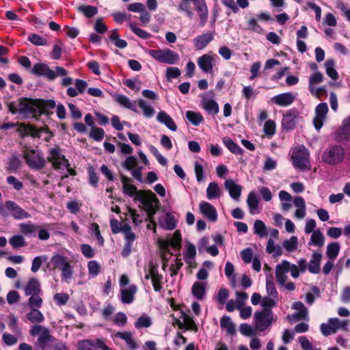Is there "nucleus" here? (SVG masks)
<instances>
[{
	"instance_id": "f257e3e1",
	"label": "nucleus",
	"mask_w": 350,
	"mask_h": 350,
	"mask_svg": "<svg viewBox=\"0 0 350 350\" xmlns=\"http://www.w3.org/2000/svg\"><path fill=\"white\" fill-rule=\"evenodd\" d=\"M8 107L12 114H18L23 118H36L40 113L38 105L32 99L27 98L12 101L8 104Z\"/></svg>"
},
{
	"instance_id": "f03ea898",
	"label": "nucleus",
	"mask_w": 350,
	"mask_h": 350,
	"mask_svg": "<svg viewBox=\"0 0 350 350\" xmlns=\"http://www.w3.org/2000/svg\"><path fill=\"white\" fill-rule=\"evenodd\" d=\"M134 200L141 202L150 217L156 213L159 200L156 195L151 191L139 190Z\"/></svg>"
},
{
	"instance_id": "7ed1b4c3",
	"label": "nucleus",
	"mask_w": 350,
	"mask_h": 350,
	"mask_svg": "<svg viewBox=\"0 0 350 350\" xmlns=\"http://www.w3.org/2000/svg\"><path fill=\"white\" fill-rule=\"evenodd\" d=\"M310 152L304 145L296 146L292 150L291 159L293 166L301 171L310 168Z\"/></svg>"
},
{
	"instance_id": "20e7f679",
	"label": "nucleus",
	"mask_w": 350,
	"mask_h": 350,
	"mask_svg": "<svg viewBox=\"0 0 350 350\" xmlns=\"http://www.w3.org/2000/svg\"><path fill=\"white\" fill-rule=\"evenodd\" d=\"M32 336L39 335L37 346L42 350H46L51 346L54 341V337L50 334L49 329L40 325H33L30 329Z\"/></svg>"
},
{
	"instance_id": "39448f33",
	"label": "nucleus",
	"mask_w": 350,
	"mask_h": 350,
	"mask_svg": "<svg viewBox=\"0 0 350 350\" xmlns=\"http://www.w3.org/2000/svg\"><path fill=\"white\" fill-rule=\"evenodd\" d=\"M254 321L255 328L259 332L268 329L274 321L273 313L271 310H262L254 313Z\"/></svg>"
},
{
	"instance_id": "423d86ee",
	"label": "nucleus",
	"mask_w": 350,
	"mask_h": 350,
	"mask_svg": "<svg viewBox=\"0 0 350 350\" xmlns=\"http://www.w3.org/2000/svg\"><path fill=\"white\" fill-rule=\"evenodd\" d=\"M345 149L341 145L329 146L323 154V160L329 165H336L343 161Z\"/></svg>"
},
{
	"instance_id": "0eeeda50",
	"label": "nucleus",
	"mask_w": 350,
	"mask_h": 350,
	"mask_svg": "<svg viewBox=\"0 0 350 350\" xmlns=\"http://www.w3.org/2000/svg\"><path fill=\"white\" fill-rule=\"evenodd\" d=\"M148 54L159 62L167 64H175L179 59V55L174 51L169 49L149 50Z\"/></svg>"
},
{
	"instance_id": "6e6552de",
	"label": "nucleus",
	"mask_w": 350,
	"mask_h": 350,
	"mask_svg": "<svg viewBox=\"0 0 350 350\" xmlns=\"http://www.w3.org/2000/svg\"><path fill=\"white\" fill-rule=\"evenodd\" d=\"M158 265L154 264L152 261H150L145 268V279H150L156 292H160L162 289L163 275L159 273Z\"/></svg>"
},
{
	"instance_id": "1a4fd4ad",
	"label": "nucleus",
	"mask_w": 350,
	"mask_h": 350,
	"mask_svg": "<svg viewBox=\"0 0 350 350\" xmlns=\"http://www.w3.org/2000/svg\"><path fill=\"white\" fill-rule=\"evenodd\" d=\"M347 326V320H340L338 318H330L327 323H322L320 330L325 336L335 334L339 329H346Z\"/></svg>"
},
{
	"instance_id": "9d476101",
	"label": "nucleus",
	"mask_w": 350,
	"mask_h": 350,
	"mask_svg": "<svg viewBox=\"0 0 350 350\" xmlns=\"http://www.w3.org/2000/svg\"><path fill=\"white\" fill-rule=\"evenodd\" d=\"M49 162L51 163L55 170H59L70 166L68 161L61 152L59 148H53L49 150L47 157Z\"/></svg>"
},
{
	"instance_id": "9b49d317",
	"label": "nucleus",
	"mask_w": 350,
	"mask_h": 350,
	"mask_svg": "<svg viewBox=\"0 0 350 350\" xmlns=\"http://www.w3.org/2000/svg\"><path fill=\"white\" fill-rule=\"evenodd\" d=\"M292 309L297 310V312L287 316V319L291 323L302 320H306V321H309L308 309L302 302H295L292 306Z\"/></svg>"
},
{
	"instance_id": "f8f14e48",
	"label": "nucleus",
	"mask_w": 350,
	"mask_h": 350,
	"mask_svg": "<svg viewBox=\"0 0 350 350\" xmlns=\"http://www.w3.org/2000/svg\"><path fill=\"white\" fill-rule=\"evenodd\" d=\"M328 110V106L326 103H321L316 107L313 124L317 131H319L323 126L324 122L327 118Z\"/></svg>"
},
{
	"instance_id": "ddd939ff",
	"label": "nucleus",
	"mask_w": 350,
	"mask_h": 350,
	"mask_svg": "<svg viewBox=\"0 0 350 350\" xmlns=\"http://www.w3.org/2000/svg\"><path fill=\"white\" fill-rule=\"evenodd\" d=\"M7 213H10L16 219H23L29 217V214L19 206L15 202L8 200L5 203Z\"/></svg>"
},
{
	"instance_id": "4468645a",
	"label": "nucleus",
	"mask_w": 350,
	"mask_h": 350,
	"mask_svg": "<svg viewBox=\"0 0 350 350\" xmlns=\"http://www.w3.org/2000/svg\"><path fill=\"white\" fill-rule=\"evenodd\" d=\"M291 264L287 260H282L275 268V278L280 285H284L287 280L286 273L290 271Z\"/></svg>"
},
{
	"instance_id": "2eb2a0df",
	"label": "nucleus",
	"mask_w": 350,
	"mask_h": 350,
	"mask_svg": "<svg viewBox=\"0 0 350 350\" xmlns=\"http://www.w3.org/2000/svg\"><path fill=\"white\" fill-rule=\"evenodd\" d=\"M296 96L297 94L285 92L272 97L271 100L278 106L287 107L291 105L295 100Z\"/></svg>"
},
{
	"instance_id": "dca6fc26",
	"label": "nucleus",
	"mask_w": 350,
	"mask_h": 350,
	"mask_svg": "<svg viewBox=\"0 0 350 350\" xmlns=\"http://www.w3.org/2000/svg\"><path fill=\"white\" fill-rule=\"evenodd\" d=\"M27 165L32 169L40 170L45 166L46 161L39 153L32 152L25 157Z\"/></svg>"
},
{
	"instance_id": "f3484780",
	"label": "nucleus",
	"mask_w": 350,
	"mask_h": 350,
	"mask_svg": "<svg viewBox=\"0 0 350 350\" xmlns=\"http://www.w3.org/2000/svg\"><path fill=\"white\" fill-rule=\"evenodd\" d=\"M31 72L37 76H43L49 80L55 79L54 70H51L49 66L43 63H36L33 65Z\"/></svg>"
},
{
	"instance_id": "a211bd4d",
	"label": "nucleus",
	"mask_w": 350,
	"mask_h": 350,
	"mask_svg": "<svg viewBox=\"0 0 350 350\" xmlns=\"http://www.w3.org/2000/svg\"><path fill=\"white\" fill-rule=\"evenodd\" d=\"M199 208L201 213L210 221L215 222L217 220V210L209 202L205 201L200 202Z\"/></svg>"
},
{
	"instance_id": "6ab92c4d",
	"label": "nucleus",
	"mask_w": 350,
	"mask_h": 350,
	"mask_svg": "<svg viewBox=\"0 0 350 350\" xmlns=\"http://www.w3.org/2000/svg\"><path fill=\"white\" fill-rule=\"evenodd\" d=\"M298 117L299 113L296 109H292L288 110L284 116L282 121L283 127L287 130H291L294 129L297 123L296 120Z\"/></svg>"
},
{
	"instance_id": "aec40b11",
	"label": "nucleus",
	"mask_w": 350,
	"mask_h": 350,
	"mask_svg": "<svg viewBox=\"0 0 350 350\" xmlns=\"http://www.w3.org/2000/svg\"><path fill=\"white\" fill-rule=\"evenodd\" d=\"M214 38L212 32H206L196 37L193 42L197 50L204 49Z\"/></svg>"
},
{
	"instance_id": "412c9836",
	"label": "nucleus",
	"mask_w": 350,
	"mask_h": 350,
	"mask_svg": "<svg viewBox=\"0 0 350 350\" xmlns=\"http://www.w3.org/2000/svg\"><path fill=\"white\" fill-rule=\"evenodd\" d=\"M225 188L228 191L230 196L234 200L239 201L241 195L242 187L232 179H227L224 183Z\"/></svg>"
},
{
	"instance_id": "4be33fe9",
	"label": "nucleus",
	"mask_w": 350,
	"mask_h": 350,
	"mask_svg": "<svg viewBox=\"0 0 350 350\" xmlns=\"http://www.w3.org/2000/svg\"><path fill=\"white\" fill-rule=\"evenodd\" d=\"M196 10L199 14L200 25L204 26L208 19V8L204 0H193Z\"/></svg>"
},
{
	"instance_id": "5701e85b",
	"label": "nucleus",
	"mask_w": 350,
	"mask_h": 350,
	"mask_svg": "<svg viewBox=\"0 0 350 350\" xmlns=\"http://www.w3.org/2000/svg\"><path fill=\"white\" fill-rule=\"evenodd\" d=\"M17 126H18L17 132L23 136L31 135L33 137H40V133L44 131L43 129L38 130L32 126L26 125L23 123H18Z\"/></svg>"
},
{
	"instance_id": "b1692460",
	"label": "nucleus",
	"mask_w": 350,
	"mask_h": 350,
	"mask_svg": "<svg viewBox=\"0 0 350 350\" xmlns=\"http://www.w3.org/2000/svg\"><path fill=\"white\" fill-rule=\"evenodd\" d=\"M213 57L209 54H204L198 59L199 68L206 73H211L213 68Z\"/></svg>"
},
{
	"instance_id": "393cba45",
	"label": "nucleus",
	"mask_w": 350,
	"mask_h": 350,
	"mask_svg": "<svg viewBox=\"0 0 350 350\" xmlns=\"http://www.w3.org/2000/svg\"><path fill=\"white\" fill-rule=\"evenodd\" d=\"M68 263L69 261L67 257L62 255L56 254L51 258L50 262L47 265V267L52 270L56 269L62 270Z\"/></svg>"
},
{
	"instance_id": "a878e982",
	"label": "nucleus",
	"mask_w": 350,
	"mask_h": 350,
	"mask_svg": "<svg viewBox=\"0 0 350 350\" xmlns=\"http://www.w3.org/2000/svg\"><path fill=\"white\" fill-rule=\"evenodd\" d=\"M25 295H31L38 293H42L40 283L36 278H31L24 287Z\"/></svg>"
},
{
	"instance_id": "bb28decb",
	"label": "nucleus",
	"mask_w": 350,
	"mask_h": 350,
	"mask_svg": "<svg viewBox=\"0 0 350 350\" xmlns=\"http://www.w3.org/2000/svg\"><path fill=\"white\" fill-rule=\"evenodd\" d=\"M137 286L133 284L131 285L129 288L121 289V301L124 304H131L134 300V295L137 293Z\"/></svg>"
},
{
	"instance_id": "cd10ccee",
	"label": "nucleus",
	"mask_w": 350,
	"mask_h": 350,
	"mask_svg": "<svg viewBox=\"0 0 350 350\" xmlns=\"http://www.w3.org/2000/svg\"><path fill=\"white\" fill-rule=\"evenodd\" d=\"M157 120L165 125L169 129L172 131L177 130V126L173 119L165 111H160L157 116Z\"/></svg>"
},
{
	"instance_id": "c85d7f7f",
	"label": "nucleus",
	"mask_w": 350,
	"mask_h": 350,
	"mask_svg": "<svg viewBox=\"0 0 350 350\" xmlns=\"http://www.w3.org/2000/svg\"><path fill=\"white\" fill-rule=\"evenodd\" d=\"M115 100L121 106L129 109L134 112H137L136 108L137 100L131 101L127 96L122 94H117Z\"/></svg>"
},
{
	"instance_id": "c756f323",
	"label": "nucleus",
	"mask_w": 350,
	"mask_h": 350,
	"mask_svg": "<svg viewBox=\"0 0 350 350\" xmlns=\"http://www.w3.org/2000/svg\"><path fill=\"white\" fill-rule=\"evenodd\" d=\"M322 255L318 252H314L312 255V259L310 260L308 269L312 273H318L320 271V262Z\"/></svg>"
},
{
	"instance_id": "7c9ffc66",
	"label": "nucleus",
	"mask_w": 350,
	"mask_h": 350,
	"mask_svg": "<svg viewBox=\"0 0 350 350\" xmlns=\"http://www.w3.org/2000/svg\"><path fill=\"white\" fill-rule=\"evenodd\" d=\"M221 194V189L217 183L211 182L208 184L206 189V197L208 200L219 198Z\"/></svg>"
},
{
	"instance_id": "2f4dec72",
	"label": "nucleus",
	"mask_w": 350,
	"mask_h": 350,
	"mask_svg": "<svg viewBox=\"0 0 350 350\" xmlns=\"http://www.w3.org/2000/svg\"><path fill=\"white\" fill-rule=\"evenodd\" d=\"M325 243V238L323 234L320 232L319 230L313 231L310 237V240L308 243L309 245H313L318 247L323 246Z\"/></svg>"
},
{
	"instance_id": "473e14b6",
	"label": "nucleus",
	"mask_w": 350,
	"mask_h": 350,
	"mask_svg": "<svg viewBox=\"0 0 350 350\" xmlns=\"http://www.w3.org/2000/svg\"><path fill=\"white\" fill-rule=\"evenodd\" d=\"M222 142L226 147L233 154L237 155H242L243 150L241 148L233 142L230 137H225L222 139Z\"/></svg>"
},
{
	"instance_id": "72a5a7b5",
	"label": "nucleus",
	"mask_w": 350,
	"mask_h": 350,
	"mask_svg": "<svg viewBox=\"0 0 350 350\" xmlns=\"http://www.w3.org/2000/svg\"><path fill=\"white\" fill-rule=\"evenodd\" d=\"M115 336L124 340L127 344V345L129 347V348L132 350H134L137 347L136 342L133 338L132 334L129 332H118L115 334Z\"/></svg>"
},
{
	"instance_id": "f704fd0d",
	"label": "nucleus",
	"mask_w": 350,
	"mask_h": 350,
	"mask_svg": "<svg viewBox=\"0 0 350 350\" xmlns=\"http://www.w3.org/2000/svg\"><path fill=\"white\" fill-rule=\"evenodd\" d=\"M136 104H137L139 107L142 109L143 111V114L146 118H150L154 116L155 112L154 108L148 105L146 100L139 98L137 100Z\"/></svg>"
},
{
	"instance_id": "c9c22d12",
	"label": "nucleus",
	"mask_w": 350,
	"mask_h": 350,
	"mask_svg": "<svg viewBox=\"0 0 350 350\" xmlns=\"http://www.w3.org/2000/svg\"><path fill=\"white\" fill-rule=\"evenodd\" d=\"M326 74L333 80L338 79L339 75L335 69V61L332 59H327L325 63Z\"/></svg>"
},
{
	"instance_id": "e433bc0d",
	"label": "nucleus",
	"mask_w": 350,
	"mask_h": 350,
	"mask_svg": "<svg viewBox=\"0 0 350 350\" xmlns=\"http://www.w3.org/2000/svg\"><path fill=\"white\" fill-rule=\"evenodd\" d=\"M203 109L207 111L209 113L213 115L217 114L219 112V105L216 101L211 99H204L202 102Z\"/></svg>"
},
{
	"instance_id": "4c0bfd02",
	"label": "nucleus",
	"mask_w": 350,
	"mask_h": 350,
	"mask_svg": "<svg viewBox=\"0 0 350 350\" xmlns=\"http://www.w3.org/2000/svg\"><path fill=\"white\" fill-rule=\"evenodd\" d=\"M42 293H36L34 295H29L28 299L27 304L30 309L40 308L43 304V299L42 298Z\"/></svg>"
},
{
	"instance_id": "58836bf2",
	"label": "nucleus",
	"mask_w": 350,
	"mask_h": 350,
	"mask_svg": "<svg viewBox=\"0 0 350 350\" xmlns=\"http://www.w3.org/2000/svg\"><path fill=\"white\" fill-rule=\"evenodd\" d=\"M161 226L165 230H173L176 228V224L174 216L171 214H166L163 219L160 220Z\"/></svg>"
},
{
	"instance_id": "ea45409f",
	"label": "nucleus",
	"mask_w": 350,
	"mask_h": 350,
	"mask_svg": "<svg viewBox=\"0 0 350 350\" xmlns=\"http://www.w3.org/2000/svg\"><path fill=\"white\" fill-rule=\"evenodd\" d=\"M220 325L226 330L227 334L229 335H233L236 332L235 326L232 322L230 317L228 316L223 317L221 319Z\"/></svg>"
},
{
	"instance_id": "a19ab883",
	"label": "nucleus",
	"mask_w": 350,
	"mask_h": 350,
	"mask_svg": "<svg viewBox=\"0 0 350 350\" xmlns=\"http://www.w3.org/2000/svg\"><path fill=\"white\" fill-rule=\"evenodd\" d=\"M254 232L260 238H264L267 236V227L262 220L257 219L255 221L254 224Z\"/></svg>"
},
{
	"instance_id": "79ce46f5",
	"label": "nucleus",
	"mask_w": 350,
	"mask_h": 350,
	"mask_svg": "<svg viewBox=\"0 0 350 350\" xmlns=\"http://www.w3.org/2000/svg\"><path fill=\"white\" fill-rule=\"evenodd\" d=\"M323 78V74L320 72H316L310 76L308 88L312 94H314L315 85L321 83Z\"/></svg>"
},
{
	"instance_id": "37998d69",
	"label": "nucleus",
	"mask_w": 350,
	"mask_h": 350,
	"mask_svg": "<svg viewBox=\"0 0 350 350\" xmlns=\"http://www.w3.org/2000/svg\"><path fill=\"white\" fill-rule=\"evenodd\" d=\"M247 203L250 208L251 214L254 215L257 213L258 207V200L254 192H250L247 196Z\"/></svg>"
},
{
	"instance_id": "c03bdc74",
	"label": "nucleus",
	"mask_w": 350,
	"mask_h": 350,
	"mask_svg": "<svg viewBox=\"0 0 350 350\" xmlns=\"http://www.w3.org/2000/svg\"><path fill=\"white\" fill-rule=\"evenodd\" d=\"M77 10L83 13L87 18H92L98 14L97 8L90 5H81Z\"/></svg>"
},
{
	"instance_id": "a18cd8bd",
	"label": "nucleus",
	"mask_w": 350,
	"mask_h": 350,
	"mask_svg": "<svg viewBox=\"0 0 350 350\" xmlns=\"http://www.w3.org/2000/svg\"><path fill=\"white\" fill-rule=\"evenodd\" d=\"M192 294L198 299H202L205 294V284L196 282L192 286Z\"/></svg>"
},
{
	"instance_id": "49530a36",
	"label": "nucleus",
	"mask_w": 350,
	"mask_h": 350,
	"mask_svg": "<svg viewBox=\"0 0 350 350\" xmlns=\"http://www.w3.org/2000/svg\"><path fill=\"white\" fill-rule=\"evenodd\" d=\"M10 245L14 248H20L25 247L27 245L25 237L21 234H16L12 236L9 239Z\"/></svg>"
},
{
	"instance_id": "de8ad7c7",
	"label": "nucleus",
	"mask_w": 350,
	"mask_h": 350,
	"mask_svg": "<svg viewBox=\"0 0 350 350\" xmlns=\"http://www.w3.org/2000/svg\"><path fill=\"white\" fill-rule=\"evenodd\" d=\"M27 317L31 323H40L44 320V315L38 308L31 309Z\"/></svg>"
},
{
	"instance_id": "09e8293b",
	"label": "nucleus",
	"mask_w": 350,
	"mask_h": 350,
	"mask_svg": "<svg viewBox=\"0 0 350 350\" xmlns=\"http://www.w3.org/2000/svg\"><path fill=\"white\" fill-rule=\"evenodd\" d=\"M340 244L337 242H333L328 244L326 254L330 260L335 259L338 255L340 251Z\"/></svg>"
},
{
	"instance_id": "8fccbe9b",
	"label": "nucleus",
	"mask_w": 350,
	"mask_h": 350,
	"mask_svg": "<svg viewBox=\"0 0 350 350\" xmlns=\"http://www.w3.org/2000/svg\"><path fill=\"white\" fill-rule=\"evenodd\" d=\"M278 301V298L271 296H265L262 297L261 306L263 307L262 310H271L275 307Z\"/></svg>"
},
{
	"instance_id": "3c124183",
	"label": "nucleus",
	"mask_w": 350,
	"mask_h": 350,
	"mask_svg": "<svg viewBox=\"0 0 350 350\" xmlns=\"http://www.w3.org/2000/svg\"><path fill=\"white\" fill-rule=\"evenodd\" d=\"M298 239L296 236L291 237L289 239L284 240L282 245L288 252H293L297 249Z\"/></svg>"
},
{
	"instance_id": "603ef678",
	"label": "nucleus",
	"mask_w": 350,
	"mask_h": 350,
	"mask_svg": "<svg viewBox=\"0 0 350 350\" xmlns=\"http://www.w3.org/2000/svg\"><path fill=\"white\" fill-rule=\"evenodd\" d=\"M186 117L195 126L199 125L203 120V117L200 113L191 111L186 112Z\"/></svg>"
},
{
	"instance_id": "864d4df0",
	"label": "nucleus",
	"mask_w": 350,
	"mask_h": 350,
	"mask_svg": "<svg viewBox=\"0 0 350 350\" xmlns=\"http://www.w3.org/2000/svg\"><path fill=\"white\" fill-rule=\"evenodd\" d=\"M21 232L25 234L29 235L34 233L38 229V226L31 223H22L19 224Z\"/></svg>"
},
{
	"instance_id": "5fc2aeb1",
	"label": "nucleus",
	"mask_w": 350,
	"mask_h": 350,
	"mask_svg": "<svg viewBox=\"0 0 350 350\" xmlns=\"http://www.w3.org/2000/svg\"><path fill=\"white\" fill-rule=\"evenodd\" d=\"M47 260V256L46 255L36 256L32 260L31 271L33 273H36L41 267V265L43 262H45Z\"/></svg>"
},
{
	"instance_id": "6e6d98bb",
	"label": "nucleus",
	"mask_w": 350,
	"mask_h": 350,
	"mask_svg": "<svg viewBox=\"0 0 350 350\" xmlns=\"http://www.w3.org/2000/svg\"><path fill=\"white\" fill-rule=\"evenodd\" d=\"M225 275L231 281L232 286H235V275L234 274V265L230 262H227L225 267Z\"/></svg>"
},
{
	"instance_id": "4d7b16f0",
	"label": "nucleus",
	"mask_w": 350,
	"mask_h": 350,
	"mask_svg": "<svg viewBox=\"0 0 350 350\" xmlns=\"http://www.w3.org/2000/svg\"><path fill=\"white\" fill-rule=\"evenodd\" d=\"M266 251L269 254L275 253L278 256L282 254V249L279 245H275L272 239H269L267 243Z\"/></svg>"
},
{
	"instance_id": "13d9d810",
	"label": "nucleus",
	"mask_w": 350,
	"mask_h": 350,
	"mask_svg": "<svg viewBox=\"0 0 350 350\" xmlns=\"http://www.w3.org/2000/svg\"><path fill=\"white\" fill-rule=\"evenodd\" d=\"M122 233L124 235L126 242L133 243L136 239V235L132 231L131 226L128 224H124V228Z\"/></svg>"
},
{
	"instance_id": "bf43d9fd",
	"label": "nucleus",
	"mask_w": 350,
	"mask_h": 350,
	"mask_svg": "<svg viewBox=\"0 0 350 350\" xmlns=\"http://www.w3.org/2000/svg\"><path fill=\"white\" fill-rule=\"evenodd\" d=\"M21 160L16 156H12L8 163V170L10 172H14L20 169Z\"/></svg>"
},
{
	"instance_id": "052dcab7",
	"label": "nucleus",
	"mask_w": 350,
	"mask_h": 350,
	"mask_svg": "<svg viewBox=\"0 0 350 350\" xmlns=\"http://www.w3.org/2000/svg\"><path fill=\"white\" fill-rule=\"evenodd\" d=\"M129 27L134 33L142 39H147L150 37V35L148 32L137 27L134 23H131Z\"/></svg>"
},
{
	"instance_id": "680f3d73",
	"label": "nucleus",
	"mask_w": 350,
	"mask_h": 350,
	"mask_svg": "<svg viewBox=\"0 0 350 350\" xmlns=\"http://www.w3.org/2000/svg\"><path fill=\"white\" fill-rule=\"evenodd\" d=\"M89 274L92 277H96L100 272V266L96 260H90L88 264Z\"/></svg>"
},
{
	"instance_id": "e2e57ef3",
	"label": "nucleus",
	"mask_w": 350,
	"mask_h": 350,
	"mask_svg": "<svg viewBox=\"0 0 350 350\" xmlns=\"http://www.w3.org/2000/svg\"><path fill=\"white\" fill-rule=\"evenodd\" d=\"M28 40L33 44L36 46H44L46 45L47 43L46 40L44 37H42L36 33L31 34L29 36Z\"/></svg>"
},
{
	"instance_id": "0e129e2a",
	"label": "nucleus",
	"mask_w": 350,
	"mask_h": 350,
	"mask_svg": "<svg viewBox=\"0 0 350 350\" xmlns=\"http://www.w3.org/2000/svg\"><path fill=\"white\" fill-rule=\"evenodd\" d=\"M181 235L179 230H176L172 237L169 240L170 246L180 250V248Z\"/></svg>"
},
{
	"instance_id": "69168bd1",
	"label": "nucleus",
	"mask_w": 350,
	"mask_h": 350,
	"mask_svg": "<svg viewBox=\"0 0 350 350\" xmlns=\"http://www.w3.org/2000/svg\"><path fill=\"white\" fill-rule=\"evenodd\" d=\"M110 226L111 231L113 234L122 232L124 228V224H122L116 219H111L110 220Z\"/></svg>"
},
{
	"instance_id": "338daca9",
	"label": "nucleus",
	"mask_w": 350,
	"mask_h": 350,
	"mask_svg": "<svg viewBox=\"0 0 350 350\" xmlns=\"http://www.w3.org/2000/svg\"><path fill=\"white\" fill-rule=\"evenodd\" d=\"M137 164V158L134 156H129L126 159L124 162L122 163V166L125 167L127 170L130 171L135 168Z\"/></svg>"
},
{
	"instance_id": "774afa93",
	"label": "nucleus",
	"mask_w": 350,
	"mask_h": 350,
	"mask_svg": "<svg viewBox=\"0 0 350 350\" xmlns=\"http://www.w3.org/2000/svg\"><path fill=\"white\" fill-rule=\"evenodd\" d=\"M196 255V250L195 245L191 243L188 244L187 247L186 252L184 254L185 260L189 262V260L194 258Z\"/></svg>"
}]
</instances>
